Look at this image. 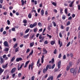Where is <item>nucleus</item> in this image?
<instances>
[{
    "instance_id": "nucleus-34",
    "label": "nucleus",
    "mask_w": 80,
    "mask_h": 80,
    "mask_svg": "<svg viewBox=\"0 0 80 80\" xmlns=\"http://www.w3.org/2000/svg\"><path fill=\"white\" fill-rule=\"evenodd\" d=\"M48 67V68H49V69H51V68H52V67H51V66H49V65H47V66H46V67Z\"/></svg>"
},
{
    "instance_id": "nucleus-52",
    "label": "nucleus",
    "mask_w": 80,
    "mask_h": 80,
    "mask_svg": "<svg viewBox=\"0 0 80 80\" xmlns=\"http://www.w3.org/2000/svg\"><path fill=\"white\" fill-rule=\"evenodd\" d=\"M59 45H60L59 47H60V48H61V47H62V46L63 45V43H62V42H61V43L60 44H59Z\"/></svg>"
},
{
    "instance_id": "nucleus-25",
    "label": "nucleus",
    "mask_w": 80,
    "mask_h": 80,
    "mask_svg": "<svg viewBox=\"0 0 80 80\" xmlns=\"http://www.w3.org/2000/svg\"><path fill=\"white\" fill-rule=\"evenodd\" d=\"M15 59V57H12L11 59V62H13L14 61V60Z\"/></svg>"
},
{
    "instance_id": "nucleus-62",
    "label": "nucleus",
    "mask_w": 80,
    "mask_h": 80,
    "mask_svg": "<svg viewBox=\"0 0 80 80\" xmlns=\"http://www.w3.org/2000/svg\"><path fill=\"white\" fill-rule=\"evenodd\" d=\"M30 49H28L26 51V53H28V52H30Z\"/></svg>"
},
{
    "instance_id": "nucleus-53",
    "label": "nucleus",
    "mask_w": 80,
    "mask_h": 80,
    "mask_svg": "<svg viewBox=\"0 0 80 80\" xmlns=\"http://www.w3.org/2000/svg\"><path fill=\"white\" fill-rule=\"evenodd\" d=\"M58 57L59 58H61V57H62V53L59 54Z\"/></svg>"
},
{
    "instance_id": "nucleus-48",
    "label": "nucleus",
    "mask_w": 80,
    "mask_h": 80,
    "mask_svg": "<svg viewBox=\"0 0 80 80\" xmlns=\"http://www.w3.org/2000/svg\"><path fill=\"white\" fill-rule=\"evenodd\" d=\"M7 22L8 25L10 24V21L9 20H7Z\"/></svg>"
},
{
    "instance_id": "nucleus-23",
    "label": "nucleus",
    "mask_w": 80,
    "mask_h": 80,
    "mask_svg": "<svg viewBox=\"0 0 80 80\" xmlns=\"http://www.w3.org/2000/svg\"><path fill=\"white\" fill-rule=\"evenodd\" d=\"M4 71V69H2V68H0V73H2V72H3Z\"/></svg>"
},
{
    "instance_id": "nucleus-28",
    "label": "nucleus",
    "mask_w": 80,
    "mask_h": 80,
    "mask_svg": "<svg viewBox=\"0 0 80 80\" xmlns=\"http://www.w3.org/2000/svg\"><path fill=\"white\" fill-rule=\"evenodd\" d=\"M33 45H34V42H31L30 43V46L31 47H33Z\"/></svg>"
},
{
    "instance_id": "nucleus-43",
    "label": "nucleus",
    "mask_w": 80,
    "mask_h": 80,
    "mask_svg": "<svg viewBox=\"0 0 80 80\" xmlns=\"http://www.w3.org/2000/svg\"><path fill=\"white\" fill-rule=\"evenodd\" d=\"M69 28H70V27H68L66 28V32H68V31L69 30Z\"/></svg>"
},
{
    "instance_id": "nucleus-31",
    "label": "nucleus",
    "mask_w": 80,
    "mask_h": 80,
    "mask_svg": "<svg viewBox=\"0 0 80 80\" xmlns=\"http://www.w3.org/2000/svg\"><path fill=\"white\" fill-rule=\"evenodd\" d=\"M33 26L34 27H35V26H37V22H34L33 24Z\"/></svg>"
},
{
    "instance_id": "nucleus-24",
    "label": "nucleus",
    "mask_w": 80,
    "mask_h": 80,
    "mask_svg": "<svg viewBox=\"0 0 80 80\" xmlns=\"http://www.w3.org/2000/svg\"><path fill=\"white\" fill-rule=\"evenodd\" d=\"M8 50H9V48H6L4 50V52H8Z\"/></svg>"
},
{
    "instance_id": "nucleus-38",
    "label": "nucleus",
    "mask_w": 80,
    "mask_h": 80,
    "mask_svg": "<svg viewBox=\"0 0 80 80\" xmlns=\"http://www.w3.org/2000/svg\"><path fill=\"white\" fill-rule=\"evenodd\" d=\"M21 3H22V5H24V3H25L24 1L23 0H21Z\"/></svg>"
},
{
    "instance_id": "nucleus-26",
    "label": "nucleus",
    "mask_w": 80,
    "mask_h": 80,
    "mask_svg": "<svg viewBox=\"0 0 80 80\" xmlns=\"http://www.w3.org/2000/svg\"><path fill=\"white\" fill-rule=\"evenodd\" d=\"M42 38H45V37H42V35H40L39 37V39H42Z\"/></svg>"
},
{
    "instance_id": "nucleus-41",
    "label": "nucleus",
    "mask_w": 80,
    "mask_h": 80,
    "mask_svg": "<svg viewBox=\"0 0 80 80\" xmlns=\"http://www.w3.org/2000/svg\"><path fill=\"white\" fill-rule=\"evenodd\" d=\"M47 35L48 36V37L50 38H52V36H51L50 35H49V34H47Z\"/></svg>"
},
{
    "instance_id": "nucleus-42",
    "label": "nucleus",
    "mask_w": 80,
    "mask_h": 80,
    "mask_svg": "<svg viewBox=\"0 0 80 80\" xmlns=\"http://www.w3.org/2000/svg\"><path fill=\"white\" fill-rule=\"evenodd\" d=\"M17 45H18V43H16L15 45H14L13 46V48H16L17 47Z\"/></svg>"
},
{
    "instance_id": "nucleus-9",
    "label": "nucleus",
    "mask_w": 80,
    "mask_h": 80,
    "mask_svg": "<svg viewBox=\"0 0 80 80\" xmlns=\"http://www.w3.org/2000/svg\"><path fill=\"white\" fill-rule=\"evenodd\" d=\"M22 58H17L16 59V62H19V61H22Z\"/></svg>"
},
{
    "instance_id": "nucleus-55",
    "label": "nucleus",
    "mask_w": 80,
    "mask_h": 80,
    "mask_svg": "<svg viewBox=\"0 0 80 80\" xmlns=\"http://www.w3.org/2000/svg\"><path fill=\"white\" fill-rule=\"evenodd\" d=\"M44 43L46 45H47V44H48V41H47V40L45 41L44 42Z\"/></svg>"
},
{
    "instance_id": "nucleus-57",
    "label": "nucleus",
    "mask_w": 80,
    "mask_h": 80,
    "mask_svg": "<svg viewBox=\"0 0 80 80\" xmlns=\"http://www.w3.org/2000/svg\"><path fill=\"white\" fill-rule=\"evenodd\" d=\"M37 30H38V29L37 28H35L34 29V32H36L37 31Z\"/></svg>"
},
{
    "instance_id": "nucleus-19",
    "label": "nucleus",
    "mask_w": 80,
    "mask_h": 80,
    "mask_svg": "<svg viewBox=\"0 0 80 80\" xmlns=\"http://www.w3.org/2000/svg\"><path fill=\"white\" fill-rule=\"evenodd\" d=\"M40 58L38 59L37 62V66L38 67H39V66L38 65V64H39V63H40Z\"/></svg>"
},
{
    "instance_id": "nucleus-63",
    "label": "nucleus",
    "mask_w": 80,
    "mask_h": 80,
    "mask_svg": "<svg viewBox=\"0 0 80 80\" xmlns=\"http://www.w3.org/2000/svg\"><path fill=\"white\" fill-rule=\"evenodd\" d=\"M12 31H15V28H13L12 29Z\"/></svg>"
},
{
    "instance_id": "nucleus-7",
    "label": "nucleus",
    "mask_w": 80,
    "mask_h": 80,
    "mask_svg": "<svg viewBox=\"0 0 80 80\" xmlns=\"http://www.w3.org/2000/svg\"><path fill=\"white\" fill-rule=\"evenodd\" d=\"M23 22L24 23V24H23V25L26 26L27 25L26 23H27V19H24L23 21Z\"/></svg>"
},
{
    "instance_id": "nucleus-18",
    "label": "nucleus",
    "mask_w": 80,
    "mask_h": 80,
    "mask_svg": "<svg viewBox=\"0 0 80 80\" xmlns=\"http://www.w3.org/2000/svg\"><path fill=\"white\" fill-rule=\"evenodd\" d=\"M29 18H32V13H29L28 16Z\"/></svg>"
},
{
    "instance_id": "nucleus-30",
    "label": "nucleus",
    "mask_w": 80,
    "mask_h": 80,
    "mask_svg": "<svg viewBox=\"0 0 80 80\" xmlns=\"http://www.w3.org/2000/svg\"><path fill=\"white\" fill-rule=\"evenodd\" d=\"M67 10H68V8H66L64 10L66 14H67V12H68Z\"/></svg>"
},
{
    "instance_id": "nucleus-3",
    "label": "nucleus",
    "mask_w": 80,
    "mask_h": 80,
    "mask_svg": "<svg viewBox=\"0 0 80 80\" xmlns=\"http://www.w3.org/2000/svg\"><path fill=\"white\" fill-rule=\"evenodd\" d=\"M62 63V62L61 61H58V69L60 68V67H61V64Z\"/></svg>"
},
{
    "instance_id": "nucleus-49",
    "label": "nucleus",
    "mask_w": 80,
    "mask_h": 80,
    "mask_svg": "<svg viewBox=\"0 0 80 80\" xmlns=\"http://www.w3.org/2000/svg\"><path fill=\"white\" fill-rule=\"evenodd\" d=\"M0 31L1 32H2L3 31V28H2L0 29Z\"/></svg>"
},
{
    "instance_id": "nucleus-36",
    "label": "nucleus",
    "mask_w": 80,
    "mask_h": 80,
    "mask_svg": "<svg viewBox=\"0 0 80 80\" xmlns=\"http://www.w3.org/2000/svg\"><path fill=\"white\" fill-rule=\"evenodd\" d=\"M38 25L39 27H42V23H41V22H39L38 23Z\"/></svg>"
},
{
    "instance_id": "nucleus-35",
    "label": "nucleus",
    "mask_w": 80,
    "mask_h": 80,
    "mask_svg": "<svg viewBox=\"0 0 80 80\" xmlns=\"http://www.w3.org/2000/svg\"><path fill=\"white\" fill-rule=\"evenodd\" d=\"M52 5H53L54 6L56 7V6H57V4L55 3V2H53L52 3Z\"/></svg>"
},
{
    "instance_id": "nucleus-15",
    "label": "nucleus",
    "mask_w": 80,
    "mask_h": 80,
    "mask_svg": "<svg viewBox=\"0 0 80 80\" xmlns=\"http://www.w3.org/2000/svg\"><path fill=\"white\" fill-rule=\"evenodd\" d=\"M43 52L45 53V54H47V51L46 50V49L44 48L42 49Z\"/></svg>"
},
{
    "instance_id": "nucleus-10",
    "label": "nucleus",
    "mask_w": 80,
    "mask_h": 80,
    "mask_svg": "<svg viewBox=\"0 0 80 80\" xmlns=\"http://www.w3.org/2000/svg\"><path fill=\"white\" fill-rule=\"evenodd\" d=\"M15 70H16V68H13L11 71V73H14V72H15Z\"/></svg>"
},
{
    "instance_id": "nucleus-50",
    "label": "nucleus",
    "mask_w": 80,
    "mask_h": 80,
    "mask_svg": "<svg viewBox=\"0 0 80 80\" xmlns=\"http://www.w3.org/2000/svg\"><path fill=\"white\" fill-rule=\"evenodd\" d=\"M70 45V42H69L68 44H67L66 47H68L69 46V45Z\"/></svg>"
},
{
    "instance_id": "nucleus-37",
    "label": "nucleus",
    "mask_w": 80,
    "mask_h": 80,
    "mask_svg": "<svg viewBox=\"0 0 80 80\" xmlns=\"http://www.w3.org/2000/svg\"><path fill=\"white\" fill-rule=\"evenodd\" d=\"M29 27L30 28H34L33 25H32V24H31L30 25Z\"/></svg>"
},
{
    "instance_id": "nucleus-32",
    "label": "nucleus",
    "mask_w": 80,
    "mask_h": 80,
    "mask_svg": "<svg viewBox=\"0 0 80 80\" xmlns=\"http://www.w3.org/2000/svg\"><path fill=\"white\" fill-rule=\"evenodd\" d=\"M72 65H73L72 63L71 62H70L69 63V65L68 66L69 67H72Z\"/></svg>"
},
{
    "instance_id": "nucleus-11",
    "label": "nucleus",
    "mask_w": 80,
    "mask_h": 80,
    "mask_svg": "<svg viewBox=\"0 0 80 80\" xmlns=\"http://www.w3.org/2000/svg\"><path fill=\"white\" fill-rule=\"evenodd\" d=\"M51 45H53L55 43V41H51L50 42Z\"/></svg>"
},
{
    "instance_id": "nucleus-17",
    "label": "nucleus",
    "mask_w": 80,
    "mask_h": 80,
    "mask_svg": "<svg viewBox=\"0 0 80 80\" xmlns=\"http://www.w3.org/2000/svg\"><path fill=\"white\" fill-rule=\"evenodd\" d=\"M0 63L1 64H2L3 63H4V60H3V59L2 58L1 59Z\"/></svg>"
},
{
    "instance_id": "nucleus-13",
    "label": "nucleus",
    "mask_w": 80,
    "mask_h": 80,
    "mask_svg": "<svg viewBox=\"0 0 80 80\" xmlns=\"http://www.w3.org/2000/svg\"><path fill=\"white\" fill-rule=\"evenodd\" d=\"M8 66V63H6L5 65H4L2 66V68H7V66Z\"/></svg>"
},
{
    "instance_id": "nucleus-29",
    "label": "nucleus",
    "mask_w": 80,
    "mask_h": 80,
    "mask_svg": "<svg viewBox=\"0 0 80 80\" xmlns=\"http://www.w3.org/2000/svg\"><path fill=\"white\" fill-rule=\"evenodd\" d=\"M30 30V29L28 28L25 31V33H27L28 32H29V31Z\"/></svg>"
},
{
    "instance_id": "nucleus-6",
    "label": "nucleus",
    "mask_w": 80,
    "mask_h": 80,
    "mask_svg": "<svg viewBox=\"0 0 80 80\" xmlns=\"http://www.w3.org/2000/svg\"><path fill=\"white\" fill-rule=\"evenodd\" d=\"M3 43L5 47H9V45L8 44V42H7V41L4 42Z\"/></svg>"
},
{
    "instance_id": "nucleus-60",
    "label": "nucleus",
    "mask_w": 80,
    "mask_h": 80,
    "mask_svg": "<svg viewBox=\"0 0 80 80\" xmlns=\"http://www.w3.org/2000/svg\"><path fill=\"white\" fill-rule=\"evenodd\" d=\"M30 66H33V65H34V63L33 62H32L31 64H30L29 65Z\"/></svg>"
},
{
    "instance_id": "nucleus-27",
    "label": "nucleus",
    "mask_w": 80,
    "mask_h": 80,
    "mask_svg": "<svg viewBox=\"0 0 80 80\" xmlns=\"http://www.w3.org/2000/svg\"><path fill=\"white\" fill-rule=\"evenodd\" d=\"M19 49V47H18V48H16L15 50V52H18V51H19V50H18Z\"/></svg>"
},
{
    "instance_id": "nucleus-4",
    "label": "nucleus",
    "mask_w": 80,
    "mask_h": 80,
    "mask_svg": "<svg viewBox=\"0 0 80 80\" xmlns=\"http://www.w3.org/2000/svg\"><path fill=\"white\" fill-rule=\"evenodd\" d=\"M74 1H73L71 2L70 4H69V7H74Z\"/></svg>"
},
{
    "instance_id": "nucleus-45",
    "label": "nucleus",
    "mask_w": 80,
    "mask_h": 80,
    "mask_svg": "<svg viewBox=\"0 0 80 80\" xmlns=\"http://www.w3.org/2000/svg\"><path fill=\"white\" fill-rule=\"evenodd\" d=\"M70 56L71 58H73V53H70Z\"/></svg>"
},
{
    "instance_id": "nucleus-54",
    "label": "nucleus",
    "mask_w": 80,
    "mask_h": 80,
    "mask_svg": "<svg viewBox=\"0 0 80 80\" xmlns=\"http://www.w3.org/2000/svg\"><path fill=\"white\" fill-rule=\"evenodd\" d=\"M70 21H68L67 22V26L69 25H70Z\"/></svg>"
},
{
    "instance_id": "nucleus-12",
    "label": "nucleus",
    "mask_w": 80,
    "mask_h": 80,
    "mask_svg": "<svg viewBox=\"0 0 80 80\" xmlns=\"http://www.w3.org/2000/svg\"><path fill=\"white\" fill-rule=\"evenodd\" d=\"M44 55H43L42 56L41 58V63H43V61H44Z\"/></svg>"
},
{
    "instance_id": "nucleus-40",
    "label": "nucleus",
    "mask_w": 80,
    "mask_h": 80,
    "mask_svg": "<svg viewBox=\"0 0 80 80\" xmlns=\"http://www.w3.org/2000/svg\"><path fill=\"white\" fill-rule=\"evenodd\" d=\"M51 62H52V63H54V62H55V60L54 59V58H52L51 60Z\"/></svg>"
},
{
    "instance_id": "nucleus-39",
    "label": "nucleus",
    "mask_w": 80,
    "mask_h": 80,
    "mask_svg": "<svg viewBox=\"0 0 80 80\" xmlns=\"http://www.w3.org/2000/svg\"><path fill=\"white\" fill-rule=\"evenodd\" d=\"M44 38H43L42 39H40L39 41V42H40L41 43V42H43V40H44Z\"/></svg>"
},
{
    "instance_id": "nucleus-61",
    "label": "nucleus",
    "mask_w": 80,
    "mask_h": 80,
    "mask_svg": "<svg viewBox=\"0 0 80 80\" xmlns=\"http://www.w3.org/2000/svg\"><path fill=\"white\" fill-rule=\"evenodd\" d=\"M18 77H20L21 76H22V73H20L18 74Z\"/></svg>"
},
{
    "instance_id": "nucleus-33",
    "label": "nucleus",
    "mask_w": 80,
    "mask_h": 80,
    "mask_svg": "<svg viewBox=\"0 0 80 80\" xmlns=\"http://www.w3.org/2000/svg\"><path fill=\"white\" fill-rule=\"evenodd\" d=\"M57 49H55L53 53H54V54H57Z\"/></svg>"
},
{
    "instance_id": "nucleus-46",
    "label": "nucleus",
    "mask_w": 80,
    "mask_h": 80,
    "mask_svg": "<svg viewBox=\"0 0 80 80\" xmlns=\"http://www.w3.org/2000/svg\"><path fill=\"white\" fill-rule=\"evenodd\" d=\"M33 53V50H32L31 52L29 54V55H32Z\"/></svg>"
},
{
    "instance_id": "nucleus-5",
    "label": "nucleus",
    "mask_w": 80,
    "mask_h": 80,
    "mask_svg": "<svg viewBox=\"0 0 80 80\" xmlns=\"http://www.w3.org/2000/svg\"><path fill=\"white\" fill-rule=\"evenodd\" d=\"M48 67L47 66L46 67V69L44 68L43 70V73L44 74L48 70Z\"/></svg>"
},
{
    "instance_id": "nucleus-1",
    "label": "nucleus",
    "mask_w": 80,
    "mask_h": 80,
    "mask_svg": "<svg viewBox=\"0 0 80 80\" xmlns=\"http://www.w3.org/2000/svg\"><path fill=\"white\" fill-rule=\"evenodd\" d=\"M70 71L71 73L73 74V75H75L77 72V70H76L73 68H71L70 69Z\"/></svg>"
},
{
    "instance_id": "nucleus-64",
    "label": "nucleus",
    "mask_w": 80,
    "mask_h": 80,
    "mask_svg": "<svg viewBox=\"0 0 80 80\" xmlns=\"http://www.w3.org/2000/svg\"><path fill=\"white\" fill-rule=\"evenodd\" d=\"M78 38H80V33H78Z\"/></svg>"
},
{
    "instance_id": "nucleus-51",
    "label": "nucleus",
    "mask_w": 80,
    "mask_h": 80,
    "mask_svg": "<svg viewBox=\"0 0 80 80\" xmlns=\"http://www.w3.org/2000/svg\"><path fill=\"white\" fill-rule=\"evenodd\" d=\"M55 64H53L52 67V69H53V68H55Z\"/></svg>"
},
{
    "instance_id": "nucleus-47",
    "label": "nucleus",
    "mask_w": 80,
    "mask_h": 80,
    "mask_svg": "<svg viewBox=\"0 0 80 80\" xmlns=\"http://www.w3.org/2000/svg\"><path fill=\"white\" fill-rule=\"evenodd\" d=\"M20 37H22L23 35V32H21L20 33Z\"/></svg>"
},
{
    "instance_id": "nucleus-58",
    "label": "nucleus",
    "mask_w": 80,
    "mask_h": 80,
    "mask_svg": "<svg viewBox=\"0 0 80 80\" xmlns=\"http://www.w3.org/2000/svg\"><path fill=\"white\" fill-rule=\"evenodd\" d=\"M68 20H72V16H70L68 18Z\"/></svg>"
},
{
    "instance_id": "nucleus-59",
    "label": "nucleus",
    "mask_w": 80,
    "mask_h": 80,
    "mask_svg": "<svg viewBox=\"0 0 80 80\" xmlns=\"http://www.w3.org/2000/svg\"><path fill=\"white\" fill-rule=\"evenodd\" d=\"M35 79V76H33L31 78V80H34Z\"/></svg>"
},
{
    "instance_id": "nucleus-22",
    "label": "nucleus",
    "mask_w": 80,
    "mask_h": 80,
    "mask_svg": "<svg viewBox=\"0 0 80 80\" xmlns=\"http://www.w3.org/2000/svg\"><path fill=\"white\" fill-rule=\"evenodd\" d=\"M52 23H53L54 27H56L57 26V24H56V23H55V22L54 21H52Z\"/></svg>"
},
{
    "instance_id": "nucleus-56",
    "label": "nucleus",
    "mask_w": 80,
    "mask_h": 80,
    "mask_svg": "<svg viewBox=\"0 0 80 80\" xmlns=\"http://www.w3.org/2000/svg\"><path fill=\"white\" fill-rule=\"evenodd\" d=\"M63 9H60V13H63Z\"/></svg>"
},
{
    "instance_id": "nucleus-16",
    "label": "nucleus",
    "mask_w": 80,
    "mask_h": 80,
    "mask_svg": "<svg viewBox=\"0 0 80 80\" xmlns=\"http://www.w3.org/2000/svg\"><path fill=\"white\" fill-rule=\"evenodd\" d=\"M41 14L42 15H43L44 14V10L43 9H42L41 11Z\"/></svg>"
},
{
    "instance_id": "nucleus-14",
    "label": "nucleus",
    "mask_w": 80,
    "mask_h": 80,
    "mask_svg": "<svg viewBox=\"0 0 80 80\" xmlns=\"http://www.w3.org/2000/svg\"><path fill=\"white\" fill-rule=\"evenodd\" d=\"M29 34H28L27 35H25L24 36V38H28V37H29Z\"/></svg>"
},
{
    "instance_id": "nucleus-21",
    "label": "nucleus",
    "mask_w": 80,
    "mask_h": 80,
    "mask_svg": "<svg viewBox=\"0 0 80 80\" xmlns=\"http://www.w3.org/2000/svg\"><path fill=\"white\" fill-rule=\"evenodd\" d=\"M70 67L68 66H67L66 67V71H68V70H70Z\"/></svg>"
},
{
    "instance_id": "nucleus-20",
    "label": "nucleus",
    "mask_w": 80,
    "mask_h": 80,
    "mask_svg": "<svg viewBox=\"0 0 80 80\" xmlns=\"http://www.w3.org/2000/svg\"><path fill=\"white\" fill-rule=\"evenodd\" d=\"M66 18V16L65 15H63L62 17V20H65Z\"/></svg>"
},
{
    "instance_id": "nucleus-2",
    "label": "nucleus",
    "mask_w": 80,
    "mask_h": 80,
    "mask_svg": "<svg viewBox=\"0 0 80 80\" xmlns=\"http://www.w3.org/2000/svg\"><path fill=\"white\" fill-rule=\"evenodd\" d=\"M24 65H25V64H24V63H22L20 67V65H18L17 66V67L18 68V71H20V70H21L22 69V67H23Z\"/></svg>"
},
{
    "instance_id": "nucleus-8",
    "label": "nucleus",
    "mask_w": 80,
    "mask_h": 80,
    "mask_svg": "<svg viewBox=\"0 0 80 80\" xmlns=\"http://www.w3.org/2000/svg\"><path fill=\"white\" fill-rule=\"evenodd\" d=\"M53 80V77L52 76H50L48 78L47 80Z\"/></svg>"
},
{
    "instance_id": "nucleus-44",
    "label": "nucleus",
    "mask_w": 80,
    "mask_h": 80,
    "mask_svg": "<svg viewBox=\"0 0 80 80\" xmlns=\"http://www.w3.org/2000/svg\"><path fill=\"white\" fill-rule=\"evenodd\" d=\"M62 74H60L59 75H58L57 77V79L58 78H60L61 77V76H62Z\"/></svg>"
}]
</instances>
